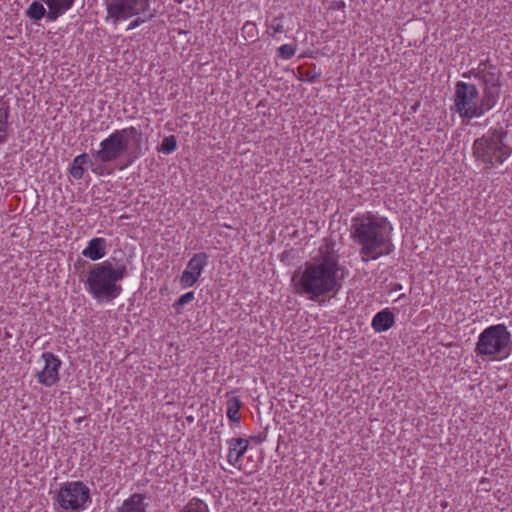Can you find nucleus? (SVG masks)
<instances>
[{
    "label": "nucleus",
    "instance_id": "f257e3e1",
    "mask_svg": "<svg viewBox=\"0 0 512 512\" xmlns=\"http://www.w3.org/2000/svg\"><path fill=\"white\" fill-rule=\"evenodd\" d=\"M344 267L339 263V254L333 246L320 248L319 255L295 273L292 282L296 293L312 301L335 297L342 288Z\"/></svg>",
    "mask_w": 512,
    "mask_h": 512
},
{
    "label": "nucleus",
    "instance_id": "f03ea898",
    "mask_svg": "<svg viewBox=\"0 0 512 512\" xmlns=\"http://www.w3.org/2000/svg\"><path fill=\"white\" fill-rule=\"evenodd\" d=\"M142 132L129 126L114 130L99 144V149L92 152L97 164H91V171L98 176L111 175L114 169L109 164L120 161V170L131 166L138 160L142 152Z\"/></svg>",
    "mask_w": 512,
    "mask_h": 512
},
{
    "label": "nucleus",
    "instance_id": "7ed1b4c3",
    "mask_svg": "<svg viewBox=\"0 0 512 512\" xmlns=\"http://www.w3.org/2000/svg\"><path fill=\"white\" fill-rule=\"evenodd\" d=\"M474 75L478 79L483 95L480 97L475 84L458 81L455 84L454 108L461 118L472 119L480 117L491 110L500 96V74L493 71L478 70L464 73V78Z\"/></svg>",
    "mask_w": 512,
    "mask_h": 512
},
{
    "label": "nucleus",
    "instance_id": "20e7f679",
    "mask_svg": "<svg viewBox=\"0 0 512 512\" xmlns=\"http://www.w3.org/2000/svg\"><path fill=\"white\" fill-rule=\"evenodd\" d=\"M392 224L378 214L366 212L352 219L350 238L359 247L362 262L377 260L394 251Z\"/></svg>",
    "mask_w": 512,
    "mask_h": 512
},
{
    "label": "nucleus",
    "instance_id": "39448f33",
    "mask_svg": "<svg viewBox=\"0 0 512 512\" xmlns=\"http://www.w3.org/2000/svg\"><path fill=\"white\" fill-rule=\"evenodd\" d=\"M126 274L125 264L114 266L110 261L105 260L93 265L89 270L85 281L86 290L97 300H113L120 295L122 287L118 282Z\"/></svg>",
    "mask_w": 512,
    "mask_h": 512
},
{
    "label": "nucleus",
    "instance_id": "423d86ee",
    "mask_svg": "<svg viewBox=\"0 0 512 512\" xmlns=\"http://www.w3.org/2000/svg\"><path fill=\"white\" fill-rule=\"evenodd\" d=\"M507 135L508 132L498 126L474 140L472 155L475 161L484 164V170L503 164L512 155V147L505 143Z\"/></svg>",
    "mask_w": 512,
    "mask_h": 512
},
{
    "label": "nucleus",
    "instance_id": "0eeeda50",
    "mask_svg": "<svg viewBox=\"0 0 512 512\" xmlns=\"http://www.w3.org/2000/svg\"><path fill=\"white\" fill-rule=\"evenodd\" d=\"M511 347V333L507 327L504 324H495L480 333L474 351L482 359L487 357L503 359L509 356Z\"/></svg>",
    "mask_w": 512,
    "mask_h": 512
},
{
    "label": "nucleus",
    "instance_id": "6e6552de",
    "mask_svg": "<svg viewBox=\"0 0 512 512\" xmlns=\"http://www.w3.org/2000/svg\"><path fill=\"white\" fill-rule=\"evenodd\" d=\"M91 502L90 489L82 481L63 483L54 497V504L62 512H79Z\"/></svg>",
    "mask_w": 512,
    "mask_h": 512
},
{
    "label": "nucleus",
    "instance_id": "1a4fd4ad",
    "mask_svg": "<svg viewBox=\"0 0 512 512\" xmlns=\"http://www.w3.org/2000/svg\"><path fill=\"white\" fill-rule=\"evenodd\" d=\"M107 12L106 21L114 25L134 16L146 15L151 10L150 0H103Z\"/></svg>",
    "mask_w": 512,
    "mask_h": 512
},
{
    "label": "nucleus",
    "instance_id": "9d476101",
    "mask_svg": "<svg viewBox=\"0 0 512 512\" xmlns=\"http://www.w3.org/2000/svg\"><path fill=\"white\" fill-rule=\"evenodd\" d=\"M208 260L209 256L204 252L193 255L180 276V285L182 288L192 287L198 281L205 266L208 264Z\"/></svg>",
    "mask_w": 512,
    "mask_h": 512
},
{
    "label": "nucleus",
    "instance_id": "9b49d317",
    "mask_svg": "<svg viewBox=\"0 0 512 512\" xmlns=\"http://www.w3.org/2000/svg\"><path fill=\"white\" fill-rule=\"evenodd\" d=\"M41 357L44 360V367L37 371L36 378L40 384L51 387L59 381V369L62 362L52 352H44Z\"/></svg>",
    "mask_w": 512,
    "mask_h": 512
},
{
    "label": "nucleus",
    "instance_id": "f8f14e48",
    "mask_svg": "<svg viewBox=\"0 0 512 512\" xmlns=\"http://www.w3.org/2000/svg\"><path fill=\"white\" fill-rule=\"evenodd\" d=\"M249 452L248 450V442L242 438H233L229 441V451H228V461L238 466L239 469L245 470L247 473H253L256 469V464L251 463L249 466L248 463H245L246 454Z\"/></svg>",
    "mask_w": 512,
    "mask_h": 512
},
{
    "label": "nucleus",
    "instance_id": "ddd939ff",
    "mask_svg": "<svg viewBox=\"0 0 512 512\" xmlns=\"http://www.w3.org/2000/svg\"><path fill=\"white\" fill-rule=\"evenodd\" d=\"M76 0H44L48 7L47 19L56 21L60 16L69 11Z\"/></svg>",
    "mask_w": 512,
    "mask_h": 512
},
{
    "label": "nucleus",
    "instance_id": "4468645a",
    "mask_svg": "<svg viewBox=\"0 0 512 512\" xmlns=\"http://www.w3.org/2000/svg\"><path fill=\"white\" fill-rule=\"evenodd\" d=\"M107 241L105 238L96 237L88 242L86 248L83 249L82 255L93 261L99 260L106 255Z\"/></svg>",
    "mask_w": 512,
    "mask_h": 512
},
{
    "label": "nucleus",
    "instance_id": "2eb2a0df",
    "mask_svg": "<svg viewBox=\"0 0 512 512\" xmlns=\"http://www.w3.org/2000/svg\"><path fill=\"white\" fill-rule=\"evenodd\" d=\"M394 324V314L389 309H384L375 314L371 325L376 332H384L393 327Z\"/></svg>",
    "mask_w": 512,
    "mask_h": 512
},
{
    "label": "nucleus",
    "instance_id": "dca6fc26",
    "mask_svg": "<svg viewBox=\"0 0 512 512\" xmlns=\"http://www.w3.org/2000/svg\"><path fill=\"white\" fill-rule=\"evenodd\" d=\"M147 504L144 495L134 493L124 500L116 512H146Z\"/></svg>",
    "mask_w": 512,
    "mask_h": 512
},
{
    "label": "nucleus",
    "instance_id": "f3484780",
    "mask_svg": "<svg viewBox=\"0 0 512 512\" xmlns=\"http://www.w3.org/2000/svg\"><path fill=\"white\" fill-rule=\"evenodd\" d=\"M10 106L7 101L0 98V145L8 140Z\"/></svg>",
    "mask_w": 512,
    "mask_h": 512
},
{
    "label": "nucleus",
    "instance_id": "a211bd4d",
    "mask_svg": "<svg viewBox=\"0 0 512 512\" xmlns=\"http://www.w3.org/2000/svg\"><path fill=\"white\" fill-rule=\"evenodd\" d=\"M98 162L95 161L93 163L87 153H82L78 156H76L73 159L72 165L70 167V175L76 179L80 180L83 178L84 175V166L89 165L91 167V164H97Z\"/></svg>",
    "mask_w": 512,
    "mask_h": 512
},
{
    "label": "nucleus",
    "instance_id": "6ab92c4d",
    "mask_svg": "<svg viewBox=\"0 0 512 512\" xmlns=\"http://www.w3.org/2000/svg\"><path fill=\"white\" fill-rule=\"evenodd\" d=\"M240 408H241V402L238 399V397L231 395L228 396L227 402H226V412L228 418L233 422H239L240 421Z\"/></svg>",
    "mask_w": 512,
    "mask_h": 512
},
{
    "label": "nucleus",
    "instance_id": "aec40b11",
    "mask_svg": "<svg viewBox=\"0 0 512 512\" xmlns=\"http://www.w3.org/2000/svg\"><path fill=\"white\" fill-rule=\"evenodd\" d=\"M179 512H210L208 504L200 498L190 499Z\"/></svg>",
    "mask_w": 512,
    "mask_h": 512
},
{
    "label": "nucleus",
    "instance_id": "412c9836",
    "mask_svg": "<svg viewBox=\"0 0 512 512\" xmlns=\"http://www.w3.org/2000/svg\"><path fill=\"white\" fill-rule=\"evenodd\" d=\"M48 10L39 1H33L26 10V15L34 21H39L43 17H47Z\"/></svg>",
    "mask_w": 512,
    "mask_h": 512
},
{
    "label": "nucleus",
    "instance_id": "4be33fe9",
    "mask_svg": "<svg viewBox=\"0 0 512 512\" xmlns=\"http://www.w3.org/2000/svg\"><path fill=\"white\" fill-rule=\"evenodd\" d=\"M177 148V140L174 135L167 136L163 139L158 151L164 154H171Z\"/></svg>",
    "mask_w": 512,
    "mask_h": 512
},
{
    "label": "nucleus",
    "instance_id": "5701e85b",
    "mask_svg": "<svg viewBox=\"0 0 512 512\" xmlns=\"http://www.w3.org/2000/svg\"><path fill=\"white\" fill-rule=\"evenodd\" d=\"M282 17H274L270 23L267 24V33L270 36H276L278 33L283 32Z\"/></svg>",
    "mask_w": 512,
    "mask_h": 512
},
{
    "label": "nucleus",
    "instance_id": "b1692460",
    "mask_svg": "<svg viewBox=\"0 0 512 512\" xmlns=\"http://www.w3.org/2000/svg\"><path fill=\"white\" fill-rule=\"evenodd\" d=\"M278 56L282 59H290L296 53V47L290 44H284L278 48Z\"/></svg>",
    "mask_w": 512,
    "mask_h": 512
},
{
    "label": "nucleus",
    "instance_id": "393cba45",
    "mask_svg": "<svg viewBox=\"0 0 512 512\" xmlns=\"http://www.w3.org/2000/svg\"><path fill=\"white\" fill-rule=\"evenodd\" d=\"M195 298L194 292L190 291L183 294L175 303V306H184L190 302H192Z\"/></svg>",
    "mask_w": 512,
    "mask_h": 512
},
{
    "label": "nucleus",
    "instance_id": "a878e982",
    "mask_svg": "<svg viewBox=\"0 0 512 512\" xmlns=\"http://www.w3.org/2000/svg\"><path fill=\"white\" fill-rule=\"evenodd\" d=\"M135 17L136 18L129 23L127 30H133V29L139 27L146 20L145 18H142L141 16H135Z\"/></svg>",
    "mask_w": 512,
    "mask_h": 512
},
{
    "label": "nucleus",
    "instance_id": "bb28decb",
    "mask_svg": "<svg viewBox=\"0 0 512 512\" xmlns=\"http://www.w3.org/2000/svg\"><path fill=\"white\" fill-rule=\"evenodd\" d=\"M256 29L255 24L247 22L242 28V34L251 36L253 31Z\"/></svg>",
    "mask_w": 512,
    "mask_h": 512
},
{
    "label": "nucleus",
    "instance_id": "cd10ccee",
    "mask_svg": "<svg viewBox=\"0 0 512 512\" xmlns=\"http://www.w3.org/2000/svg\"><path fill=\"white\" fill-rule=\"evenodd\" d=\"M319 77V74L318 73H312L310 71H308L306 73V79L309 81V82H314L315 79Z\"/></svg>",
    "mask_w": 512,
    "mask_h": 512
},
{
    "label": "nucleus",
    "instance_id": "c85d7f7f",
    "mask_svg": "<svg viewBox=\"0 0 512 512\" xmlns=\"http://www.w3.org/2000/svg\"><path fill=\"white\" fill-rule=\"evenodd\" d=\"M344 7H345V4L342 1L335 3V8H337V9H343Z\"/></svg>",
    "mask_w": 512,
    "mask_h": 512
},
{
    "label": "nucleus",
    "instance_id": "c756f323",
    "mask_svg": "<svg viewBox=\"0 0 512 512\" xmlns=\"http://www.w3.org/2000/svg\"><path fill=\"white\" fill-rule=\"evenodd\" d=\"M402 289V285L399 283H396L393 285L392 291H398Z\"/></svg>",
    "mask_w": 512,
    "mask_h": 512
},
{
    "label": "nucleus",
    "instance_id": "7c9ffc66",
    "mask_svg": "<svg viewBox=\"0 0 512 512\" xmlns=\"http://www.w3.org/2000/svg\"><path fill=\"white\" fill-rule=\"evenodd\" d=\"M405 297H406V295H405V294H402V295H400V296H399V298H398V299H403V298H405Z\"/></svg>",
    "mask_w": 512,
    "mask_h": 512
}]
</instances>
